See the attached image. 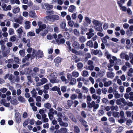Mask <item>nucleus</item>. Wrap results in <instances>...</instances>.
I'll return each instance as SVG.
<instances>
[{
	"label": "nucleus",
	"instance_id": "f257e3e1",
	"mask_svg": "<svg viewBox=\"0 0 133 133\" xmlns=\"http://www.w3.org/2000/svg\"><path fill=\"white\" fill-rule=\"evenodd\" d=\"M51 114L53 115L54 114H57L58 117L57 118L58 122L59 123V125L61 126H64L65 127H67L68 126V125L67 123L64 122L62 121L61 118L62 116V114L61 113L59 112L57 114V112L56 110H54L52 113Z\"/></svg>",
	"mask_w": 133,
	"mask_h": 133
},
{
	"label": "nucleus",
	"instance_id": "8fccbe9b",
	"mask_svg": "<svg viewBox=\"0 0 133 133\" xmlns=\"http://www.w3.org/2000/svg\"><path fill=\"white\" fill-rule=\"evenodd\" d=\"M67 129L65 128H62L61 129L60 131V133H66Z\"/></svg>",
	"mask_w": 133,
	"mask_h": 133
},
{
	"label": "nucleus",
	"instance_id": "0eeeda50",
	"mask_svg": "<svg viewBox=\"0 0 133 133\" xmlns=\"http://www.w3.org/2000/svg\"><path fill=\"white\" fill-rule=\"evenodd\" d=\"M46 110L44 109H40L39 111V113L41 115L43 118H45L46 117V115L45 114Z\"/></svg>",
	"mask_w": 133,
	"mask_h": 133
},
{
	"label": "nucleus",
	"instance_id": "dca6fc26",
	"mask_svg": "<svg viewBox=\"0 0 133 133\" xmlns=\"http://www.w3.org/2000/svg\"><path fill=\"white\" fill-rule=\"evenodd\" d=\"M115 91L113 92V94L115 97L116 98H119L120 97L121 95L119 94L118 92L116 91V89H114Z\"/></svg>",
	"mask_w": 133,
	"mask_h": 133
},
{
	"label": "nucleus",
	"instance_id": "b1692460",
	"mask_svg": "<svg viewBox=\"0 0 133 133\" xmlns=\"http://www.w3.org/2000/svg\"><path fill=\"white\" fill-rule=\"evenodd\" d=\"M22 41L25 43H28L27 45L28 47H29L30 46L29 43H30V40L29 39H26L24 37L22 39Z\"/></svg>",
	"mask_w": 133,
	"mask_h": 133
},
{
	"label": "nucleus",
	"instance_id": "c9c22d12",
	"mask_svg": "<svg viewBox=\"0 0 133 133\" xmlns=\"http://www.w3.org/2000/svg\"><path fill=\"white\" fill-rule=\"evenodd\" d=\"M85 20L86 22L88 24H90L91 23V20L90 18L88 17H85Z\"/></svg>",
	"mask_w": 133,
	"mask_h": 133
},
{
	"label": "nucleus",
	"instance_id": "4468645a",
	"mask_svg": "<svg viewBox=\"0 0 133 133\" xmlns=\"http://www.w3.org/2000/svg\"><path fill=\"white\" fill-rule=\"evenodd\" d=\"M23 17L21 16H20L18 18L15 20V22L19 24H21L23 22Z\"/></svg>",
	"mask_w": 133,
	"mask_h": 133
},
{
	"label": "nucleus",
	"instance_id": "423d86ee",
	"mask_svg": "<svg viewBox=\"0 0 133 133\" xmlns=\"http://www.w3.org/2000/svg\"><path fill=\"white\" fill-rule=\"evenodd\" d=\"M15 120L18 123H19L21 121V116L20 114L19 113H16L15 114Z\"/></svg>",
	"mask_w": 133,
	"mask_h": 133
},
{
	"label": "nucleus",
	"instance_id": "c03bdc74",
	"mask_svg": "<svg viewBox=\"0 0 133 133\" xmlns=\"http://www.w3.org/2000/svg\"><path fill=\"white\" fill-rule=\"evenodd\" d=\"M86 69L92 70H93L94 66L93 65H90L88 66H86L85 68Z\"/></svg>",
	"mask_w": 133,
	"mask_h": 133
},
{
	"label": "nucleus",
	"instance_id": "a18cd8bd",
	"mask_svg": "<svg viewBox=\"0 0 133 133\" xmlns=\"http://www.w3.org/2000/svg\"><path fill=\"white\" fill-rule=\"evenodd\" d=\"M74 131L75 133H79L80 130L77 126H75L74 127Z\"/></svg>",
	"mask_w": 133,
	"mask_h": 133
},
{
	"label": "nucleus",
	"instance_id": "680f3d73",
	"mask_svg": "<svg viewBox=\"0 0 133 133\" xmlns=\"http://www.w3.org/2000/svg\"><path fill=\"white\" fill-rule=\"evenodd\" d=\"M129 95H130L129 99L131 101H133V92H130Z\"/></svg>",
	"mask_w": 133,
	"mask_h": 133
},
{
	"label": "nucleus",
	"instance_id": "9b49d317",
	"mask_svg": "<svg viewBox=\"0 0 133 133\" xmlns=\"http://www.w3.org/2000/svg\"><path fill=\"white\" fill-rule=\"evenodd\" d=\"M51 90L53 91H57L58 94L60 95L61 94L59 88L57 87V86H54L51 89Z\"/></svg>",
	"mask_w": 133,
	"mask_h": 133
},
{
	"label": "nucleus",
	"instance_id": "2f4dec72",
	"mask_svg": "<svg viewBox=\"0 0 133 133\" xmlns=\"http://www.w3.org/2000/svg\"><path fill=\"white\" fill-rule=\"evenodd\" d=\"M2 35L3 37H5V38L4 39L5 41H8V39L7 37L8 36V33L7 32H4L2 33Z\"/></svg>",
	"mask_w": 133,
	"mask_h": 133
},
{
	"label": "nucleus",
	"instance_id": "bb28decb",
	"mask_svg": "<svg viewBox=\"0 0 133 133\" xmlns=\"http://www.w3.org/2000/svg\"><path fill=\"white\" fill-rule=\"evenodd\" d=\"M79 120L82 124L85 126V127L86 128L88 127V125H86L87 123V122L83 120L82 118H81Z\"/></svg>",
	"mask_w": 133,
	"mask_h": 133
},
{
	"label": "nucleus",
	"instance_id": "3c124183",
	"mask_svg": "<svg viewBox=\"0 0 133 133\" xmlns=\"http://www.w3.org/2000/svg\"><path fill=\"white\" fill-rule=\"evenodd\" d=\"M72 45L75 48H77L79 46V44L76 42L75 41L73 43Z\"/></svg>",
	"mask_w": 133,
	"mask_h": 133
},
{
	"label": "nucleus",
	"instance_id": "de8ad7c7",
	"mask_svg": "<svg viewBox=\"0 0 133 133\" xmlns=\"http://www.w3.org/2000/svg\"><path fill=\"white\" fill-rule=\"evenodd\" d=\"M111 110L112 111L115 110L116 111H118V107L117 106H111Z\"/></svg>",
	"mask_w": 133,
	"mask_h": 133
},
{
	"label": "nucleus",
	"instance_id": "aec40b11",
	"mask_svg": "<svg viewBox=\"0 0 133 133\" xmlns=\"http://www.w3.org/2000/svg\"><path fill=\"white\" fill-rule=\"evenodd\" d=\"M72 76L75 78L78 77L79 75V73L77 71L75 70L72 73Z\"/></svg>",
	"mask_w": 133,
	"mask_h": 133
},
{
	"label": "nucleus",
	"instance_id": "473e14b6",
	"mask_svg": "<svg viewBox=\"0 0 133 133\" xmlns=\"http://www.w3.org/2000/svg\"><path fill=\"white\" fill-rule=\"evenodd\" d=\"M61 79L62 81L65 82V84H67L69 83V81L66 80L65 77L64 76H61Z\"/></svg>",
	"mask_w": 133,
	"mask_h": 133
},
{
	"label": "nucleus",
	"instance_id": "6ab92c4d",
	"mask_svg": "<svg viewBox=\"0 0 133 133\" xmlns=\"http://www.w3.org/2000/svg\"><path fill=\"white\" fill-rule=\"evenodd\" d=\"M54 61L56 63L55 65L57 66V64L59 63L61 61V58L59 57H57L54 59Z\"/></svg>",
	"mask_w": 133,
	"mask_h": 133
},
{
	"label": "nucleus",
	"instance_id": "e2e57ef3",
	"mask_svg": "<svg viewBox=\"0 0 133 133\" xmlns=\"http://www.w3.org/2000/svg\"><path fill=\"white\" fill-rule=\"evenodd\" d=\"M74 22L71 20L68 22V24L71 27H72L74 25Z\"/></svg>",
	"mask_w": 133,
	"mask_h": 133
},
{
	"label": "nucleus",
	"instance_id": "4d7b16f0",
	"mask_svg": "<svg viewBox=\"0 0 133 133\" xmlns=\"http://www.w3.org/2000/svg\"><path fill=\"white\" fill-rule=\"evenodd\" d=\"M84 78L80 76L77 79V81L78 82H81V81H84Z\"/></svg>",
	"mask_w": 133,
	"mask_h": 133
},
{
	"label": "nucleus",
	"instance_id": "58836bf2",
	"mask_svg": "<svg viewBox=\"0 0 133 133\" xmlns=\"http://www.w3.org/2000/svg\"><path fill=\"white\" fill-rule=\"evenodd\" d=\"M79 41L81 42H84L86 41V39L83 36L80 37L79 38Z\"/></svg>",
	"mask_w": 133,
	"mask_h": 133
},
{
	"label": "nucleus",
	"instance_id": "7c9ffc66",
	"mask_svg": "<svg viewBox=\"0 0 133 133\" xmlns=\"http://www.w3.org/2000/svg\"><path fill=\"white\" fill-rule=\"evenodd\" d=\"M14 14H16L18 13L20 11V9L18 7H16L12 10Z\"/></svg>",
	"mask_w": 133,
	"mask_h": 133
},
{
	"label": "nucleus",
	"instance_id": "a878e982",
	"mask_svg": "<svg viewBox=\"0 0 133 133\" xmlns=\"http://www.w3.org/2000/svg\"><path fill=\"white\" fill-rule=\"evenodd\" d=\"M18 99V101L21 103H24L25 102V98L22 96H19Z\"/></svg>",
	"mask_w": 133,
	"mask_h": 133
},
{
	"label": "nucleus",
	"instance_id": "2eb2a0df",
	"mask_svg": "<svg viewBox=\"0 0 133 133\" xmlns=\"http://www.w3.org/2000/svg\"><path fill=\"white\" fill-rule=\"evenodd\" d=\"M25 28L26 29H29L30 28L31 23L29 21H26L25 23Z\"/></svg>",
	"mask_w": 133,
	"mask_h": 133
},
{
	"label": "nucleus",
	"instance_id": "c85d7f7f",
	"mask_svg": "<svg viewBox=\"0 0 133 133\" xmlns=\"http://www.w3.org/2000/svg\"><path fill=\"white\" fill-rule=\"evenodd\" d=\"M86 45L87 46H89L90 48H92L93 47V43L91 40L88 41Z\"/></svg>",
	"mask_w": 133,
	"mask_h": 133
},
{
	"label": "nucleus",
	"instance_id": "49530a36",
	"mask_svg": "<svg viewBox=\"0 0 133 133\" xmlns=\"http://www.w3.org/2000/svg\"><path fill=\"white\" fill-rule=\"evenodd\" d=\"M78 18L79 19V23H81L82 21V20L83 18V16L81 14H79L78 16Z\"/></svg>",
	"mask_w": 133,
	"mask_h": 133
},
{
	"label": "nucleus",
	"instance_id": "13d9d810",
	"mask_svg": "<svg viewBox=\"0 0 133 133\" xmlns=\"http://www.w3.org/2000/svg\"><path fill=\"white\" fill-rule=\"evenodd\" d=\"M119 112L114 111L113 113V116L115 117H119Z\"/></svg>",
	"mask_w": 133,
	"mask_h": 133
},
{
	"label": "nucleus",
	"instance_id": "6e6552de",
	"mask_svg": "<svg viewBox=\"0 0 133 133\" xmlns=\"http://www.w3.org/2000/svg\"><path fill=\"white\" fill-rule=\"evenodd\" d=\"M2 103L5 107H9L10 106V103L5 99H2Z\"/></svg>",
	"mask_w": 133,
	"mask_h": 133
},
{
	"label": "nucleus",
	"instance_id": "37998d69",
	"mask_svg": "<svg viewBox=\"0 0 133 133\" xmlns=\"http://www.w3.org/2000/svg\"><path fill=\"white\" fill-rule=\"evenodd\" d=\"M56 74L55 72H51L50 75V78H49L50 79L56 77L55 76H56Z\"/></svg>",
	"mask_w": 133,
	"mask_h": 133
},
{
	"label": "nucleus",
	"instance_id": "ea45409f",
	"mask_svg": "<svg viewBox=\"0 0 133 133\" xmlns=\"http://www.w3.org/2000/svg\"><path fill=\"white\" fill-rule=\"evenodd\" d=\"M82 92L85 93H87L88 91V89L84 86L82 87Z\"/></svg>",
	"mask_w": 133,
	"mask_h": 133
},
{
	"label": "nucleus",
	"instance_id": "09e8293b",
	"mask_svg": "<svg viewBox=\"0 0 133 133\" xmlns=\"http://www.w3.org/2000/svg\"><path fill=\"white\" fill-rule=\"evenodd\" d=\"M105 55L107 57V58L108 59H110L111 58V55L107 51L105 52Z\"/></svg>",
	"mask_w": 133,
	"mask_h": 133
},
{
	"label": "nucleus",
	"instance_id": "4be33fe9",
	"mask_svg": "<svg viewBox=\"0 0 133 133\" xmlns=\"http://www.w3.org/2000/svg\"><path fill=\"white\" fill-rule=\"evenodd\" d=\"M50 82L53 83H58L59 81L58 79H57L56 77L49 79Z\"/></svg>",
	"mask_w": 133,
	"mask_h": 133
},
{
	"label": "nucleus",
	"instance_id": "5fc2aeb1",
	"mask_svg": "<svg viewBox=\"0 0 133 133\" xmlns=\"http://www.w3.org/2000/svg\"><path fill=\"white\" fill-rule=\"evenodd\" d=\"M16 40V38L15 35L11 37L9 39V41L12 42L15 41Z\"/></svg>",
	"mask_w": 133,
	"mask_h": 133
},
{
	"label": "nucleus",
	"instance_id": "79ce46f5",
	"mask_svg": "<svg viewBox=\"0 0 133 133\" xmlns=\"http://www.w3.org/2000/svg\"><path fill=\"white\" fill-rule=\"evenodd\" d=\"M64 37L66 39H68L70 38V36L69 32H65L64 33Z\"/></svg>",
	"mask_w": 133,
	"mask_h": 133
},
{
	"label": "nucleus",
	"instance_id": "f8f14e48",
	"mask_svg": "<svg viewBox=\"0 0 133 133\" xmlns=\"http://www.w3.org/2000/svg\"><path fill=\"white\" fill-rule=\"evenodd\" d=\"M54 110L53 108H51L49 110V112L48 113V115L50 120H52L54 116L52 115L51 114Z\"/></svg>",
	"mask_w": 133,
	"mask_h": 133
},
{
	"label": "nucleus",
	"instance_id": "412c9836",
	"mask_svg": "<svg viewBox=\"0 0 133 133\" xmlns=\"http://www.w3.org/2000/svg\"><path fill=\"white\" fill-rule=\"evenodd\" d=\"M92 23L93 24L95 25V26H96L97 25H101V23L100 22L98 21L97 20L94 19L93 20Z\"/></svg>",
	"mask_w": 133,
	"mask_h": 133
},
{
	"label": "nucleus",
	"instance_id": "39448f33",
	"mask_svg": "<svg viewBox=\"0 0 133 133\" xmlns=\"http://www.w3.org/2000/svg\"><path fill=\"white\" fill-rule=\"evenodd\" d=\"M91 53L95 55H98L99 56L102 55V54L101 51L100 50L91 49Z\"/></svg>",
	"mask_w": 133,
	"mask_h": 133
},
{
	"label": "nucleus",
	"instance_id": "a211bd4d",
	"mask_svg": "<svg viewBox=\"0 0 133 133\" xmlns=\"http://www.w3.org/2000/svg\"><path fill=\"white\" fill-rule=\"evenodd\" d=\"M41 83H37L38 85L39 86L43 85L47 81V80L45 78H43L41 79Z\"/></svg>",
	"mask_w": 133,
	"mask_h": 133
},
{
	"label": "nucleus",
	"instance_id": "bf43d9fd",
	"mask_svg": "<svg viewBox=\"0 0 133 133\" xmlns=\"http://www.w3.org/2000/svg\"><path fill=\"white\" fill-rule=\"evenodd\" d=\"M112 58L114 61H115L116 62L117 64V62H120L121 61V60L120 59H117L116 57L115 56H113Z\"/></svg>",
	"mask_w": 133,
	"mask_h": 133
},
{
	"label": "nucleus",
	"instance_id": "f704fd0d",
	"mask_svg": "<svg viewBox=\"0 0 133 133\" xmlns=\"http://www.w3.org/2000/svg\"><path fill=\"white\" fill-rule=\"evenodd\" d=\"M22 27L21 26L19 29H17L16 31L18 34L19 35H20L23 32L22 29Z\"/></svg>",
	"mask_w": 133,
	"mask_h": 133
},
{
	"label": "nucleus",
	"instance_id": "4c0bfd02",
	"mask_svg": "<svg viewBox=\"0 0 133 133\" xmlns=\"http://www.w3.org/2000/svg\"><path fill=\"white\" fill-rule=\"evenodd\" d=\"M86 35H88L87 37V38L90 39L94 36V34L93 33H87Z\"/></svg>",
	"mask_w": 133,
	"mask_h": 133
},
{
	"label": "nucleus",
	"instance_id": "20e7f679",
	"mask_svg": "<svg viewBox=\"0 0 133 133\" xmlns=\"http://www.w3.org/2000/svg\"><path fill=\"white\" fill-rule=\"evenodd\" d=\"M88 106L90 108L93 107L94 109H97L99 107L98 104H95V102L94 101H92L91 103H88Z\"/></svg>",
	"mask_w": 133,
	"mask_h": 133
},
{
	"label": "nucleus",
	"instance_id": "69168bd1",
	"mask_svg": "<svg viewBox=\"0 0 133 133\" xmlns=\"http://www.w3.org/2000/svg\"><path fill=\"white\" fill-rule=\"evenodd\" d=\"M62 91L63 92H65L67 89V87L65 86H62L61 87Z\"/></svg>",
	"mask_w": 133,
	"mask_h": 133
},
{
	"label": "nucleus",
	"instance_id": "5701e85b",
	"mask_svg": "<svg viewBox=\"0 0 133 133\" xmlns=\"http://www.w3.org/2000/svg\"><path fill=\"white\" fill-rule=\"evenodd\" d=\"M102 25V24L101 23V25H96V26H95V28L97 31H102L103 30L102 27H101Z\"/></svg>",
	"mask_w": 133,
	"mask_h": 133
},
{
	"label": "nucleus",
	"instance_id": "c756f323",
	"mask_svg": "<svg viewBox=\"0 0 133 133\" xmlns=\"http://www.w3.org/2000/svg\"><path fill=\"white\" fill-rule=\"evenodd\" d=\"M37 57L42 58L43 56V51L41 50L38 51L37 53Z\"/></svg>",
	"mask_w": 133,
	"mask_h": 133
},
{
	"label": "nucleus",
	"instance_id": "a19ab883",
	"mask_svg": "<svg viewBox=\"0 0 133 133\" xmlns=\"http://www.w3.org/2000/svg\"><path fill=\"white\" fill-rule=\"evenodd\" d=\"M8 32L10 35H13L14 34V30L12 28H10L8 31Z\"/></svg>",
	"mask_w": 133,
	"mask_h": 133
},
{
	"label": "nucleus",
	"instance_id": "6e6d98bb",
	"mask_svg": "<svg viewBox=\"0 0 133 133\" xmlns=\"http://www.w3.org/2000/svg\"><path fill=\"white\" fill-rule=\"evenodd\" d=\"M28 121L29 123L31 125H33L34 123L35 120L32 119H28Z\"/></svg>",
	"mask_w": 133,
	"mask_h": 133
},
{
	"label": "nucleus",
	"instance_id": "603ef678",
	"mask_svg": "<svg viewBox=\"0 0 133 133\" xmlns=\"http://www.w3.org/2000/svg\"><path fill=\"white\" fill-rule=\"evenodd\" d=\"M133 72V69L130 68L129 69V71L128 73V75L129 76H132V74Z\"/></svg>",
	"mask_w": 133,
	"mask_h": 133
},
{
	"label": "nucleus",
	"instance_id": "774afa93",
	"mask_svg": "<svg viewBox=\"0 0 133 133\" xmlns=\"http://www.w3.org/2000/svg\"><path fill=\"white\" fill-rule=\"evenodd\" d=\"M90 93L91 94H93L95 92V90L94 87H91L90 89Z\"/></svg>",
	"mask_w": 133,
	"mask_h": 133
},
{
	"label": "nucleus",
	"instance_id": "9d476101",
	"mask_svg": "<svg viewBox=\"0 0 133 133\" xmlns=\"http://www.w3.org/2000/svg\"><path fill=\"white\" fill-rule=\"evenodd\" d=\"M76 9V8L75 6L74 5H71L69 7L68 11L70 12H72L75 11Z\"/></svg>",
	"mask_w": 133,
	"mask_h": 133
},
{
	"label": "nucleus",
	"instance_id": "052dcab7",
	"mask_svg": "<svg viewBox=\"0 0 133 133\" xmlns=\"http://www.w3.org/2000/svg\"><path fill=\"white\" fill-rule=\"evenodd\" d=\"M44 107L48 109H49L51 107V105L49 103H47L44 104Z\"/></svg>",
	"mask_w": 133,
	"mask_h": 133
},
{
	"label": "nucleus",
	"instance_id": "72a5a7b5",
	"mask_svg": "<svg viewBox=\"0 0 133 133\" xmlns=\"http://www.w3.org/2000/svg\"><path fill=\"white\" fill-rule=\"evenodd\" d=\"M70 84L71 85H74L76 83V79L74 78H73L70 80Z\"/></svg>",
	"mask_w": 133,
	"mask_h": 133
},
{
	"label": "nucleus",
	"instance_id": "f3484780",
	"mask_svg": "<svg viewBox=\"0 0 133 133\" xmlns=\"http://www.w3.org/2000/svg\"><path fill=\"white\" fill-rule=\"evenodd\" d=\"M107 75L108 78H112L114 76L115 74L111 72H109L107 73Z\"/></svg>",
	"mask_w": 133,
	"mask_h": 133
},
{
	"label": "nucleus",
	"instance_id": "e433bc0d",
	"mask_svg": "<svg viewBox=\"0 0 133 133\" xmlns=\"http://www.w3.org/2000/svg\"><path fill=\"white\" fill-rule=\"evenodd\" d=\"M31 93L32 94V96L34 97L35 98L37 92L36 91L35 89H33L31 91Z\"/></svg>",
	"mask_w": 133,
	"mask_h": 133
},
{
	"label": "nucleus",
	"instance_id": "cd10ccee",
	"mask_svg": "<svg viewBox=\"0 0 133 133\" xmlns=\"http://www.w3.org/2000/svg\"><path fill=\"white\" fill-rule=\"evenodd\" d=\"M112 84V82L110 81H105L104 83V85L105 87H107L110 85Z\"/></svg>",
	"mask_w": 133,
	"mask_h": 133
},
{
	"label": "nucleus",
	"instance_id": "393cba45",
	"mask_svg": "<svg viewBox=\"0 0 133 133\" xmlns=\"http://www.w3.org/2000/svg\"><path fill=\"white\" fill-rule=\"evenodd\" d=\"M29 16L33 18L37 17V15L35 12L34 11H30L29 12Z\"/></svg>",
	"mask_w": 133,
	"mask_h": 133
},
{
	"label": "nucleus",
	"instance_id": "7ed1b4c3",
	"mask_svg": "<svg viewBox=\"0 0 133 133\" xmlns=\"http://www.w3.org/2000/svg\"><path fill=\"white\" fill-rule=\"evenodd\" d=\"M2 55L3 57H5L8 56L10 51V48H5V47H2Z\"/></svg>",
	"mask_w": 133,
	"mask_h": 133
},
{
	"label": "nucleus",
	"instance_id": "f03ea898",
	"mask_svg": "<svg viewBox=\"0 0 133 133\" xmlns=\"http://www.w3.org/2000/svg\"><path fill=\"white\" fill-rule=\"evenodd\" d=\"M45 17L46 19L52 22H54L56 20H58L59 19V16L56 15H53L50 16H46Z\"/></svg>",
	"mask_w": 133,
	"mask_h": 133
},
{
	"label": "nucleus",
	"instance_id": "ddd939ff",
	"mask_svg": "<svg viewBox=\"0 0 133 133\" xmlns=\"http://www.w3.org/2000/svg\"><path fill=\"white\" fill-rule=\"evenodd\" d=\"M9 79L10 81L12 83H14L15 82H18L19 81V78L18 76H17L16 78L15 81H14L12 80V76L11 75L9 76Z\"/></svg>",
	"mask_w": 133,
	"mask_h": 133
},
{
	"label": "nucleus",
	"instance_id": "0e129e2a",
	"mask_svg": "<svg viewBox=\"0 0 133 133\" xmlns=\"http://www.w3.org/2000/svg\"><path fill=\"white\" fill-rule=\"evenodd\" d=\"M74 34L75 35L78 36L79 35V32L76 29H74Z\"/></svg>",
	"mask_w": 133,
	"mask_h": 133
},
{
	"label": "nucleus",
	"instance_id": "338daca9",
	"mask_svg": "<svg viewBox=\"0 0 133 133\" xmlns=\"http://www.w3.org/2000/svg\"><path fill=\"white\" fill-rule=\"evenodd\" d=\"M100 96H97L95 94H93L92 95V98L94 99H97Z\"/></svg>",
	"mask_w": 133,
	"mask_h": 133
},
{
	"label": "nucleus",
	"instance_id": "1a4fd4ad",
	"mask_svg": "<svg viewBox=\"0 0 133 133\" xmlns=\"http://www.w3.org/2000/svg\"><path fill=\"white\" fill-rule=\"evenodd\" d=\"M45 7L46 8H45L47 10H50L53 8V6L52 5H50L48 3H45L43 5V8H44Z\"/></svg>",
	"mask_w": 133,
	"mask_h": 133
},
{
	"label": "nucleus",
	"instance_id": "864d4df0",
	"mask_svg": "<svg viewBox=\"0 0 133 133\" xmlns=\"http://www.w3.org/2000/svg\"><path fill=\"white\" fill-rule=\"evenodd\" d=\"M66 24L65 22H62L60 25L62 29H64L66 26Z\"/></svg>",
	"mask_w": 133,
	"mask_h": 133
}]
</instances>
